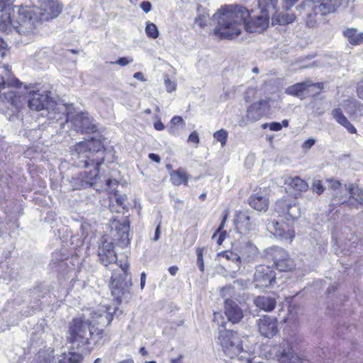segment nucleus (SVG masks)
Here are the masks:
<instances>
[{
	"instance_id": "nucleus-1",
	"label": "nucleus",
	"mask_w": 363,
	"mask_h": 363,
	"mask_svg": "<svg viewBox=\"0 0 363 363\" xmlns=\"http://www.w3.org/2000/svg\"><path fill=\"white\" fill-rule=\"evenodd\" d=\"M239 5L222 6L213 16L217 22L214 33L220 38L232 39L241 33L242 29L249 33H261L269 26V15L265 12L253 14Z\"/></svg>"
},
{
	"instance_id": "nucleus-2",
	"label": "nucleus",
	"mask_w": 363,
	"mask_h": 363,
	"mask_svg": "<svg viewBox=\"0 0 363 363\" xmlns=\"http://www.w3.org/2000/svg\"><path fill=\"white\" fill-rule=\"evenodd\" d=\"M115 312V307L103 305L91 313V319L84 316L74 318L69 326V341L81 352H91L103 333V330L94 328V325H108Z\"/></svg>"
},
{
	"instance_id": "nucleus-3",
	"label": "nucleus",
	"mask_w": 363,
	"mask_h": 363,
	"mask_svg": "<svg viewBox=\"0 0 363 363\" xmlns=\"http://www.w3.org/2000/svg\"><path fill=\"white\" fill-rule=\"evenodd\" d=\"M99 260L104 266L116 264L118 269H113L111 277V294L118 303H121L123 299L127 298L130 294V288L132 286L131 277L128 273L129 264L126 260L117 262L116 253L113 250V243L104 240L98 249Z\"/></svg>"
},
{
	"instance_id": "nucleus-4",
	"label": "nucleus",
	"mask_w": 363,
	"mask_h": 363,
	"mask_svg": "<svg viewBox=\"0 0 363 363\" xmlns=\"http://www.w3.org/2000/svg\"><path fill=\"white\" fill-rule=\"evenodd\" d=\"M73 164L80 168L93 167V170L85 172V182L89 185L96 183L99 166L104 160V146L100 140H91L81 141L71 148Z\"/></svg>"
},
{
	"instance_id": "nucleus-5",
	"label": "nucleus",
	"mask_w": 363,
	"mask_h": 363,
	"mask_svg": "<svg viewBox=\"0 0 363 363\" xmlns=\"http://www.w3.org/2000/svg\"><path fill=\"white\" fill-rule=\"evenodd\" d=\"M218 340L223 352L230 360H224V363L248 362V353L243 350L240 335L231 330L219 331Z\"/></svg>"
},
{
	"instance_id": "nucleus-6",
	"label": "nucleus",
	"mask_w": 363,
	"mask_h": 363,
	"mask_svg": "<svg viewBox=\"0 0 363 363\" xmlns=\"http://www.w3.org/2000/svg\"><path fill=\"white\" fill-rule=\"evenodd\" d=\"M348 0H304L303 6L307 16V24L313 27L322 17L333 13Z\"/></svg>"
},
{
	"instance_id": "nucleus-7",
	"label": "nucleus",
	"mask_w": 363,
	"mask_h": 363,
	"mask_svg": "<svg viewBox=\"0 0 363 363\" xmlns=\"http://www.w3.org/2000/svg\"><path fill=\"white\" fill-rule=\"evenodd\" d=\"M42 22L35 9L28 6H21L18 10L14 31L26 38V40H29L36 34L37 29Z\"/></svg>"
},
{
	"instance_id": "nucleus-8",
	"label": "nucleus",
	"mask_w": 363,
	"mask_h": 363,
	"mask_svg": "<svg viewBox=\"0 0 363 363\" xmlns=\"http://www.w3.org/2000/svg\"><path fill=\"white\" fill-rule=\"evenodd\" d=\"M72 105L67 106L63 104H57L52 101L49 106L48 109H46V116L48 120L52 121L55 123V128L63 130L66 123H69L70 118L69 110Z\"/></svg>"
},
{
	"instance_id": "nucleus-9",
	"label": "nucleus",
	"mask_w": 363,
	"mask_h": 363,
	"mask_svg": "<svg viewBox=\"0 0 363 363\" xmlns=\"http://www.w3.org/2000/svg\"><path fill=\"white\" fill-rule=\"evenodd\" d=\"M272 359L277 363H300L301 358L296 354L287 341L274 345L270 350Z\"/></svg>"
},
{
	"instance_id": "nucleus-10",
	"label": "nucleus",
	"mask_w": 363,
	"mask_h": 363,
	"mask_svg": "<svg viewBox=\"0 0 363 363\" xmlns=\"http://www.w3.org/2000/svg\"><path fill=\"white\" fill-rule=\"evenodd\" d=\"M69 123H70L73 130L77 133H93L97 130L95 121L88 112L81 111L74 116L70 113Z\"/></svg>"
},
{
	"instance_id": "nucleus-11",
	"label": "nucleus",
	"mask_w": 363,
	"mask_h": 363,
	"mask_svg": "<svg viewBox=\"0 0 363 363\" xmlns=\"http://www.w3.org/2000/svg\"><path fill=\"white\" fill-rule=\"evenodd\" d=\"M35 12L40 18L48 21L56 18L62 10V5L59 0H40L39 6H34Z\"/></svg>"
},
{
	"instance_id": "nucleus-12",
	"label": "nucleus",
	"mask_w": 363,
	"mask_h": 363,
	"mask_svg": "<svg viewBox=\"0 0 363 363\" xmlns=\"http://www.w3.org/2000/svg\"><path fill=\"white\" fill-rule=\"evenodd\" d=\"M267 254L274 261V264L281 272H287L293 269L296 264L289 257V253L284 249L273 246L268 249Z\"/></svg>"
},
{
	"instance_id": "nucleus-13",
	"label": "nucleus",
	"mask_w": 363,
	"mask_h": 363,
	"mask_svg": "<svg viewBox=\"0 0 363 363\" xmlns=\"http://www.w3.org/2000/svg\"><path fill=\"white\" fill-rule=\"evenodd\" d=\"M275 211L279 216L287 220L297 219L301 216V208L298 204L294 201L280 199L276 202Z\"/></svg>"
},
{
	"instance_id": "nucleus-14",
	"label": "nucleus",
	"mask_w": 363,
	"mask_h": 363,
	"mask_svg": "<svg viewBox=\"0 0 363 363\" xmlns=\"http://www.w3.org/2000/svg\"><path fill=\"white\" fill-rule=\"evenodd\" d=\"M267 229L276 238L285 243H291L295 237L294 228L284 223L272 221L267 224Z\"/></svg>"
},
{
	"instance_id": "nucleus-15",
	"label": "nucleus",
	"mask_w": 363,
	"mask_h": 363,
	"mask_svg": "<svg viewBox=\"0 0 363 363\" xmlns=\"http://www.w3.org/2000/svg\"><path fill=\"white\" fill-rule=\"evenodd\" d=\"M254 282L257 288L268 287L275 282L274 272L267 265H259L255 269Z\"/></svg>"
},
{
	"instance_id": "nucleus-16",
	"label": "nucleus",
	"mask_w": 363,
	"mask_h": 363,
	"mask_svg": "<svg viewBox=\"0 0 363 363\" xmlns=\"http://www.w3.org/2000/svg\"><path fill=\"white\" fill-rule=\"evenodd\" d=\"M27 99L28 107L36 111L48 109L49 106L53 101L47 94H44L39 91H30Z\"/></svg>"
},
{
	"instance_id": "nucleus-17",
	"label": "nucleus",
	"mask_w": 363,
	"mask_h": 363,
	"mask_svg": "<svg viewBox=\"0 0 363 363\" xmlns=\"http://www.w3.org/2000/svg\"><path fill=\"white\" fill-rule=\"evenodd\" d=\"M258 330L261 335L271 338L278 332L277 320L269 315H263L257 320Z\"/></svg>"
},
{
	"instance_id": "nucleus-18",
	"label": "nucleus",
	"mask_w": 363,
	"mask_h": 363,
	"mask_svg": "<svg viewBox=\"0 0 363 363\" xmlns=\"http://www.w3.org/2000/svg\"><path fill=\"white\" fill-rule=\"evenodd\" d=\"M268 101L262 99L258 102L252 104L247 111V118L252 122L260 119L268 109Z\"/></svg>"
},
{
	"instance_id": "nucleus-19",
	"label": "nucleus",
	"mask_w": 363,
	"mask_h": 363,
	"mask_svg": "<svg viewBox=\"0 0 363 363\" xmlns=\"http://www.w3.org/2000/svg\"><path fill=\"white\" fill-rule=\"evenodd\" d=\"M225 314L232 323H238L243 318V312L239 306L231 300L225 301Z\"/></svg>"
},
{
	"instance_id": "nucleus-20",
	"label": "nucleus",
	"mask_w": 363,
	"mask_h": 363,
	"mask_svg": "<svg viewBox=\"0 0 363 363\" xmlns=\"http://www.w3.org/2000/svg\"><path fill=\"white\" fill-rule=\"evenodd\" d=\"M311 86H317L318 89H322L323 84H313L310 81H305L289 86L286 89L285 93L302 99L303 92Z\"/></svg>"
},
{
	"instance_id": "nucleus-21",
	"label": "nucleus",
	"mask_w": 363,
	"mask_h": 363,
	"mask_svg": "<svg viewBox=\"0 0 363 363\" xmlns=\"http://www.w3.org/2000/svg\"><path fill=\"white\" fill-rule=\"evenodd\" d=\"M250 206L257 211H266L269 207V199L262 191L253 194L248 199Z\"/></svg>"
},
{
	"instance_id": "nucleus-22",
	"label": "nucleus",
	"mask_w": 363,
	"mask_h": 363,
	"mask_svg": "<svg viewBox=\"0 0 363 363\" xmlns=\"http://www.w3.org/2000/svg\"><path fill=\"white\" fill-rule=\"evenodd\" d=\"M115 228L116 232V240L121 241L124 244L129 242L128 231L129 222L127 219H124L122 222L114 220L112 223V228Z\"/></svg>"
},
{
	"instance_id": "nucleus-23",
	"label": "nucleus",
	"mask_w": 363,
	"mask_h": 363,
	"mask_svg": "<svg viewBox=\"0 0 363 363\" xmlns=\"http://www.w3.org/2000/svg\"><path fill=\"white\" fill-rule=\"evenodd\" d=\"M331 115L335 121L343 126L350 133H357V130L354 126L350 123L340 108L333 109Z\"/></svg>"
},
{
	"instance_id": "nucleus-24",
	"label": "nucleus",
	"mask_w": 363,
	"mask_h": 363,
	"mask_svg": "<svg viewBox=\"0 0 363 363\" xmlns=\"http://www.w3.org/2000/svg\"><path fill=\"white\" fill-rule=\"evenodd\" d=\"M284 183L289 188L297 191H306L308 188V183L297 176L285 177Z\"/></svg>"
},
{
	"instance_id": "nucleus-25",
	"label": "nucleus",
	"mask_w": 363,
	"mask_h": 363,
	"mask_svg": "<svg viewBox=\"0 0 363 363\" xmlns=\"http://www.w3.org/2000/svg\"><path fill=\"white\" fill-rule=\"evenodd\" d=\"M254 303L257 307L264 311H271L276 306L275 298L271 296H257Z\"/></svg>"
},
{
	"instance_id": "nucleus-26",
	"label": "nucleus",
	"mask_w": 363,
	"mask_h": 363,
	"mask_svg": "<svg viewBox=\"0 0 363 363\" xmlns=\"http://www.w3.org/2000/svg\"><path fill=\"white\" fill-rule=\"evenodd\" d=\"M169 176L170 180L174 186L188 185L189 176L184 169L180 168L177 170H173L170 172Z\"/></svg>"
},
{
	"instance_id": "nucleus-27",
	"label": "nucleus",
	"mask_w": 363,
	"mask_h": 363,
	"mask_svg": "<svg viewBox=\"0 0 363 363\" xmlns=\"http://www.w3.org/2000/svg\"><path fill=\"white\" fill-rule=\"evenodd\" d=\"M240 253L241 260L248 262L257 256L258 249L255 245L249 242L242 248Z\"/></svg>"
},
{
	"instance_id": "nucleus-28",
	"label": "nucleus",
	"mask_w": 363,
	"mask_h": 363,
	"mask_svg": "<svg viewBox=\"0 0 363 363\" xmlns=\"http://www.w3.org/2000/svg\"><path fill=\"white\" fill-rule=\"evenodd\" d=\"M260 12L274 14L278 11L279 0H257Z\"/></svg>"
},
{
	"instance_id": "nucleus-29",
	"label": "nucleus",
	"mask_w": 363,
	"mask_h": 363,
	"mask_svg": "<svg viewBox=\"0 0 363 363\" xmlns=\"http://www.w3.org/2000/svg\"><path fill=\"white\" fill-rule=\"evenodd\" d=\"M342 35L352 45H359L361 38V32H358L355 28H347L342 31Z\"/></svg>"
},
{
	"instance_id": "nucleus-30",
	"label": "nucleus",
	"mask_w": 363,
	"mask_h": 363,
	"mask_svg": "<svg viewBox=\"0 0 363 363\" xmlns=\"http://www.w3.org/2000/svg\"><path fill=\"white\" fill-rule=\"evenodd\" d=\"M184 125L182 117L175 116L170 121L169 133L174 135H179L180 130L184 128Z\"/></svg>"
},
{
	"instance_id": "nucleus-31",
	"label": "nucleus",
	"mask_w": 363,
	"mask_h": 363,
	"mask_svg": "<svg viewBox=\"0 0 363 363\" xmlns=\"http://www.w3.org/2000/svg\"><path fill=\"white\" fill-rule=\"evenodd\" d=\"M15 25H13L10 16L8 13L0 15V31L9 33L14 31Z\"/></svg>"
},
{
	"instance_id": "nucleus-32",
	"label": "nucleus",
	"mask_w": 363,
	"mask_h": 363,
	"mask_svg": "<svg viewBox=\"0 0 363 363\" xmlns=\"http://www.w3.org/2000/svg\"><path fill=\"white\" fill-rule=\"evenodd\" d=\"M349 191L350 196L360 204L363 205V191L353 184H350L347 187L345 186Z\"/></svg>"
},
{
	"instance_id": "nucleus-33",
	"label": "nucleus",
	"mask_w": 363,
	"mask_h": 363,
	"mask_svg": "<svg viewBox=\"0 0 363 363\" xmlns=\"http://www.w3.org/2000/svg\"><path fill=\"white\" fill-rule=\"evenodd\" d=\"M83 357L79 352H69L65 354L58 363H80Z\"/></svg>"
},
{
	"instance_id": "nucleus-34",
	"label": "nucleus",
	"mask_w": 363,
	"mask_h": 363,
	"mask_svg": "<svg viewBox=\"0 0 363 363\" xmlns=\"http://www.w3.org/2000/svg\"><path fill=\"white\" fill-rule=\"evenodd\" d=\"M228 216V213H225L223 217L222 222H221L219 228L217 229V230L214 233V234L212 236V239H214L217 236V235L219 234L218 240L216 241L218 245H220L223 243V242L225 240V238L227 235L226 231L222 230V229L225 226V223Z\"/></svg>"
},
{
	"instance_id": "nucleus-35",
	"label": "nucleus",
	"mask_w": 363,
	"mask_h": 363,
	"mask_svg": "<svg viewBox=\"0 0 363 363\" xmlns=\"http://www.w3.org/2000/svg\"><path fill=\"white\" fill-rule=\"evenodd\" d=\"M12 277V269L8 262L0 260V278L3 279H9Z\"/></svg>"
},
{
	"instance_id": "nucleus-36",
	"label": "nucleus",
	"mask_w": 363,
	"mask_h": 363,
	"mask_svg": "<svg viewBox=\"0 0 363 363\" xmlns=\"http://www.w3.org/2000/svg\"><path fill=\"white\" fill-rule=\"evenodd\" d=\"M219 256L225 257L228 260H231L233 262H235V264H236L237 269H240V264L241 263V257L240 255L231 251H225L219 254Z\"/></svg>"
},
{
	"instance_id": "nucleus-37",
	"label": "nucleus",
	"mask_w": 363,
	"mask_h": 363,
	"mask_svg": "<svg viewBox=\"0 0 363 363\" xmlns=\"http://www.w3.org/2000/svg\"><path fill=\"white\" fill-rule=\"evenodd\" d=\"M228 133L225 129H220L213 133V138L220 143L221 146L224 147L227 142Z\"/></svg>"
},
{
	"instance_id": "nucleus-38",
	"label": "nucleus",
	"mask_w": 363,
	"mask_h": 363,
	"mask_svg": "<svg viewBox=\"0 0 363 363\" xmlns=\"http://www.w3.org/2000/svg\"><path fill=\"white\" fill-rule=\"evenodd\" d=\"M145 33L149 38L153 39H156L159 35L157 27L153 23H147Z\"/></svg>"
},
{
	"instance_id": "nucleus-39",
	"label": "nucleus",
	"mask_w": 363,
	"mask_h": 363,
	"mask_svg": "<svg viewBox=\"0 0 363 363\" xmlns=\"http://www.w3.org/2000/svg\"><path fill=\"white\" fill-rule=\"evenodd\" d=\"M235 220L238 224H241L244 225L245 228H249L248 222L250 220V216L247 213L242 212L238 213Z\"/></svg>"
},
{
	"instance_id": "nucleus-40",
	"label": "nucleus",
	"mask_w": 363,
	"mask_h": 363,
	"mask_svg": "<svg viewBox=\"0 0 363 363\" xmlns=\"http://www.w3.org/2000/svg\"><path fill=\"white\" fill-rule=\"evenodd\" d=\"M312 189L314 192L320 195L325 191V187L320 180H314L312 184Z\"/></svg>"
},
{
	"instance_id": "nucleus-41",
	"label": "nucleus",
	"mask_w": 363,
	"mask_h": 363,
	"mask_svg": "<svg viewBox=\"0 0 363 363\" xmlns=\"http://www.w3.org/2000/svg\"><path fill=\"white\" fill-rule=\"evenodd\" d=\"M208 16L206 15L205 13H199L195 18V23L198 24V26H199L201 28H203L206 26Z\"/></svg>"
},
{
	"instance_id": "nucleus-42",
	"label": "nucleus",
	"mask_w": 363,
	"mask_h": 363,
	"mask_svg": "<svg viewBox=\"0 0 363 363\" xmlns=\"http://www.w3.org/2000/svg\"><path fill=\"white\" fill-rule=\"evenodd\" d=\"M196 255H197V265L201 272L204 271V263L203 258V249L197 248L196 249Z\"/></svg>"
},
{
	"instance_id": "nucleus-43",
	"label": "nucleus",
	"mask_w": 363,
	"mask_h": 363,
	"mask_svg": "<svg viewBox=\"0 0 363 363\" xmlns=\"http://www.w3.org/2000/svg\"><path fill=\"white\" fill-rule=\"evenodd\" d=\"M164 84L165 88L167 92H172L176 90V83L174 82H172L167 75L164 76Z\"/></svg>"
},
{
	"instance_id": "nucleus-44",
	"label": "nucleus",
	"mask_w": 363,
	"mask_h": 363,
	"mask_svg": "<svg viewBox=\"0 0 363 363\" xmlns=\"http://www.w3.org/2000/svg\"><path fill=\"white\" fill-rule=\"evenodd\" d=\"M133 62V59L130 57H120L115 62H112L113 64L119 65L121 67H124L130 64Z\"/></svg>"
},
{
	"instance_id": "nucleus-45",
	"label": "nucleus",
	"mask_w": 363,
	"mask_h": 363,
	"mask_svg": "<svg viewBox=\"0 0 363 363\" xmlns=\"http://www.w3.org/2000/svg\"><path fill=\"white\" fill-rule=\"evenodd\" d=\"M213 322L220 327L225 328V322L223 321V318L220 313H213Z\"/></svg>"
},
{
	"instance_id": "nucleus-46",
	"label": "nucleus",
	"mask_w": 363,
	"mask_h": 363,
	"mask_svg": "<svg viewBox=\"0 0 363 363\" xmlns=\"http://www.w3.org/2000/svg\"><path fill=\"white\" fill-rule=\"evenodd\" d=\"M16 0H0V11L10 7Z\"/></svg>"
},
{
	"instance_id": "nucleus-47",
	"label": "nucleus",
	"mask_w": 363,
	"mask_h": 363,
	"mask_svg": "<svg viewBox=\"0 0 363 363\" xmlns=\"http://www.w3.org/2000/svg\"><path fill=\"white\" fill-rule=\"evenodd\" d=\"M299 0H281L283 7L286 10H289L294 6Z\"/></svg>"
},
{
	"instance_id": "nucleus-48",
	"label": "nucleus",
	"mask_w": 363,
	"mask_h": 363,
	"mask_svg": "<svg viewBox=\"0 0 363 363\" xmlns=\"http://www.w3.org/2000/svg\"><path fill=\"white\" fill-rule=\"evenodd\" d=\"M51 358L48 355L46 357L45 354L39 353L36 363H50Z\"/></svg>"
},
{
	"instance_id": "nucleus-49",
	"label": "nucleus",
	"mask_w": 363,
	"mask_h": 363,
	"mask_svg": "<svg viewBox=\"0 0 363 363\" xmlns=\"http://www.w3.org/2000/svg\"><path fill=\"white\" fill-rule=\"evenodd\" d=\"M140 7L145 13H147L151 11L152 4L150 1H144L140 3Z\"/></svg>"
},
{
	"instance_id": "nucleus-50",
	"label": "nucleus",
	"mask_w": 363,
	"mask_h": 363,
	"mask_svg": "<svg viewBox=\"0 0 363 363\" xmlns=\"http://www.w3.org/2000/svg\"><path fill=\"white\" fill-rule=\"evenodd\" d=\"M329 187L334 191L339 190L341 188V183L337 180L330 179L328 180Z\"/></svg>"
},
{
	"instance_id": "nucleus-51",
	"label": "nucleus",
	"mask_w": 363,
	"mask_h": 363,
	"mask_svg": "<svg viewBox=\"0 0 363 363\" xmlns=\"http://www.w3.org/2000/svg\"><path fill=\"white\" fill-rule=\"evenodd\" d=\"M315 140L313 138L306 140L302 145V148L304 150H308L315 144Z\"/></svg>"
},
{
	"instance_id": "nucleus-52",
	"label": "nucleus",
	"mask_w": 363,
	"mask_h": 363,
	"mask_svg": "<svg viewBox=\"0 0 363 363\" xmlns=\"http://www.w3.org/2000/svg\"><path fill=\"white\" fill-rule=\"evenodd\" d=\"M269 128L272 131H279L282 128V125L278 122H272L269 124Z\"/></svg>"
},
{
	"instance_id": "nucleus-53",
	"label": "nucleus",
	"mask_w": 363,
	"mask_h": 363,
	"mask_svg": "<svg viewBox=\"0 0 363 363\" xmlns=\"http://www.w3.org/2000/svg\"><path fill=\"white\" fill-rule=\"evenodd\" d=\"M188 141L198 144L199 143V138L197 132L191 133L188 138Z\"/></svg>"
},
{
	"instance_id": "nucleus-54",
	"label": "nucleus",
	"mask_w": 363,
	"mask_h": 363,
	"mask_svg": "<svg viewBox=\"0 0 363 363\" xmlns=\"http://www.w3.org/2000/svg\"><path fill=\"white\" fill-rule=\"evenodd\" d=\"M357 93L359 98L363 99V81L358 84Z\"/></svg>"
},
{
	"instance_id": "nucleus-55",
	"label": "nucleus",
	"mask_w": 363,
	"mask_h": 363,
	"mask_svg": "<svg viewBox=\"0 0 363 363\" xmlns=\"http://www.w3.org/2000/svg\"><path fill=\"white\" fill-rule=\"evenodd\" d=\"M148 157L153 162L160 163V157L155 153H150Z\"/></svg>"
},
{
	"instance_id": "nucleus-56",
	"label": "nucleus",
	"mask_w": 363,
	"mask_h": 363,
	"mask_svg": "<svg viewBox=\"0 0 363 363\" xmlns=\"http://www.w3.org/2000/svg\"><path fill=\"white\" fill-rule=\"evenodd\" d=\"M154 128L157 130H162L164 129V124L162 123V121L160 120L156 121L154 123Z\"/></svg>"
},
{
	"instance_id": "nucleus-57",
	"label": "nucleus",
	"mask_w": 363,
	"mask_h": 363,
	"mask_svg": "<svg viewBox=\"0 0 363 363\" xmlns=\"http://www.w3.org/2000/svg\"><path fill=\"white\" fill-rule=\"evenodd\" d=\"M133 77L138 80H140L141 82H145L146 79L144 77L143 74L140 72H135L133 74Z\"/></svg>"
},
{
	"instance_id": "nucleus-58",
	"label": "nucleus",
	"mask_w": 363,
	"mask_h": 363,
	"mask_svg": "<svg viewBox=\"0 0 363 363\" xmlns=\"http://www.w3.org/2000/svg\"><path fill=\"white\" fill-rule=\"evenodd\" d=\"M117 184H118V182L116 179H108L106 180V186L109 189H111L112 187H114Z\"/></svg>"
},
{
	"instance_id": "nucleus-59",
	"label": "nucleus",
	"mask_w": 363,
	"mask_h": 363,
	"mask_svg": "<svg viewBox=\"0 0 363 363\" xmlns=\"http://www.w3.org/2000/svg\"><path fill=\"white\" fill-rule=\"evenodd\" d=\"M179 268L177 266H172L168 269V271L172 276H175Z\"/></svg>"
},
{
	"instance_id": "nucleus-60",
	"label": "nucleus",
	"mask_w": 363,
	"mask_h": 363,
	"mask_svg": "<svg viewBox=\"0 0 363 363\" xmlns=\"http://www.w3.org/2000/svg\"><path fill=\"white\" fill-rule=\"evenodd\" d=\"M145 280H146V274L145 272H143L141 274V277H140V288H141V289H143L145 287Z\"/></svg>"
},
{
	"instance_id": "nucleus-61",
	"label": "nucleus",
	"mask_w": 363,
	"mask_h": 363,
	"mask_svg": "<svg viewBox=\"0 0 363 363\" xmlns=\"http://www.w3.org/2000/svg\"><path fill=\"white\" fill-rule=\"evenodd\" d=\"M124 201H125V199L123 197L116 198V203L118 204L119 206H121L123 208H125Z\"/></svg>"
},
{
	"instance_id": "nucleus-62",
	"label": "nucleus",
	"mask_w": 363,
	"mask_h": 363,
	"mask_svg": "<svg viewBox=\"0 0 363 363\" xmlns=\"http://www.w3.org/2000/svg\"><path fill=\"white\" fill-rule=\"evenodd\" d=\"M160 225H159L155 230V236H154V240L157 241L160 238Z\"/></svg>"
},
{
	"instance_id": "nucleus-63",
	"label": "nucleus",
	"mask_w": 363,
	"mask_h": 363,
	"mask_svg": "<svg viewBox=\"0 0 363 363\" xmlns=\"http://www.w3.org/2000/svg\"><path fill=\"white\" fill-rule=\"evenodd\" d=\"M182 356H179L177 359H174L171 360V363H181Z\"/></svg>"
},
{
	"instance_id": "nucleus-64",
	"label": "nucleus",
	"mask_w": 363,
	"mask_h": 363,
	"mask_svg": "<svg viewBox=\"0 0 363 363\" xmlns=\"http://www.w3.org/2000/svg\"><path fill=\"white\" fill-rule=\"evenodd\" d=\"M118 363H134V362L132 359H128L121 361Z\"/></svg>"
}]
</instances>
